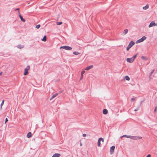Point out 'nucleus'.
Masks as SVG:
<instances>
[{"mask_svg":"<svg viewBox=\"0 0 157 157\" xmlns=\"http://www.w3.org/2000/svg\"><path fill=\"white\" fill-rule=\"evenodd\" d=\"M138 55V54H136L135 55H134L133 57H132V59H133V60L134 61V59H135L136 58V57L137 55Z\"/></svg>","mask_w":157,"mask_h":157,"instance_id":"b1692460","label":"nucleus"},{"mask_svg":"<svg viewBox=\"0 0 157 157\" xmlns=\"http://www.w3.org/2000/svg\"><path fill=\"white\" fill-rule=\"evenodd\" d=\"M146 39V37L145 36H143L141 38L138 40L136 42V43L137 44L143 42Z\"/></svg>","mask_w":157,"mask_h":157,"instance_id":"f03ea898","label":"nucleus"},{"mask_svg":"<svg viewBox=\"0 0 157 157\" xmlns=\"http://www.w3.org/2000/svg\"><path fill=\"white\" fill-rule=\"evenodd\" d=\"M73 54L75 55H77L78 54H80V53H79L77 52H73Z\"/></svg>","mask_w":157,"mask_h":157,"instance_id":"bb28decb","label":"nucleus"},{"mask_svg":"<svg viewBox=\"0 0 157 157\" xmlns=\"http://www.w3.org/2000/svg\"><path fill=\"white\" fill-rule=\"evenodd\" d=\"M80 145H81H81H82V144H81V143L80 144Z\"/></svg>","mask_w":157,"mask_h":157,"instance_id":"ea45409f","label":"nucleus"},{"mask_svg":"<svg viewBox=\"0 0 157 157\" xmlns=\"http://www.w3.org/2000/svg\"><path fill=\"white\" fill-rule=\"evenodd\" d=\"M149 6L148 4H147L145 6L143 7V9L144 10H147L149 8Z\"/></svg>","mask_w":157,"mask_h":157,"instance_id":"2eb2a0df","label":"nucleus"},{"mask_svg":"<svg viewBox=\"0 0 157 157\" xmlns=\"http://www.w3.org/2000/svg\"><path fill=\"white\" fill-rule=\"evenodd\" d=\"M30 69V66H27V67L25 69H24V75H27L28 73V70Z\"/></svg>","mask_w":157,"mask_h":157,"instance_id":"20e7f679","label":"nucleus"},{"mask_svg":"<svg viewBox=\"0 0 157 157\" xmlns=\"http://www.w3.org/2000/svg\"><path fill=\"white\" fill-rule=\"evenodd\" d=\"M157 26V23H155L154 21H152L148 25V27L151 28L153 26Z\"/></svg>","mask_w":157,"mask_h":157,"instance_id":"7ed1b4c3","label":"nucleus"},{"mask_svg":"<svg viewBox=\"0 0 157 157\" xmlns=\"http://www.w3.org/2000/svg\"><path fill=\"white\" fill-rule=\"evenodd\" d=\"M142 138V137L133 136V140H140V139H141Z\"/></svg>","mask_w":157,"mask_h":157,"instance_id":"9b49d317","label":"nucleus"},{"mask_svg":"<svg viewBox=\"0 0 157 157\" xmlns=\"http://www.w3.org/2000/svg\"><path fill=\"white\" fill-rule=\"evenodd\" d=\"M135 43L132 41H131L129 43L128 46H127L126 50L127 51L129 50L130 48Z\"/></svg>","mask_w":157,"mask_h":157,"instance_id":"f257e3e1","label":"nucleus"},{"mask_svg":"<svg viewBox=\"0 0 157 157\" xmlns=\"http://www.w3.org/2000/svg\"><path fill=\"white\" fill-rule=\"evenodd\" d=\"M103 113L104 114H106L108 113V110L106 109H104L103 110Z\"/></svg>","mask_w":157,"mask_h":157,"instance_id":"dca6fc26","label":"nucleus"},{"mask_svg":"<svg viewBox=\"0 0 157 157\" xmlns=\"http://www.w3.org/2000/svg\"><path fill=\"white\" fill-rule=\"evenodd\" d=\"M156 109H157V107L156 106L155 108V109H154V112H155L156 111Z\"/></svg>","mask_w":157,"mask_h":157,"instance_id":"473e14b6","label":"nucleus"},{"mask_svg":"<svg viewBox=\"0 0 157 157\" xmlns=\"http://www.w3.org/2000/svg\"><path fill=\"white\" fill-rule=\"evenodd\" d=\"M4 100H3L2 101V102L1 103V107H0V109H2V106L3 105V104H4Z\"/></svg>","mask_w":157,"mask_h":157,"instance_id":"aec40b11","label":"nucleus"},{"mask_svg":"<svg viewBox=\"0 0 157 157\" xmlns=\"http://www.w3.org/2000/svg\"><path fill=\"white\" fill-rule=\"evenodd\" d=\"M125 79L127 81H129L130 79V78L128 76H126L125 77Z\"/></svg>","mask_w":157,"mask_h":157,"instance_id":"5701e85b","label":"nucleus"},{"mask_svg":"<svg viewBox=\"0 0 157 157\" xmlns=\"http://www.w3.org/2000/svg\"><path fill=\"white\" fill-rule=\"evenodd\" d=\"M141 104V102L140 103V105H139V106L137 108H136V109H135V110H134V111H138L140 109V105Z\"/></svg>","mask_w":157,"mask_h":157,"instance_id":"4be33fe9","label":"nucleus"},{"mask_svg":"<svg viewBox=\"0 0 157 157\" xmlns=\"http://www.w3.org/2000/svg\"><path fill=\"white\" fill-rule=\"evenodd\" d=\"M86 136V134H83L82 135V136L83 137H85Z\"/></svg>","mask_w":157,"mask_h":157,"instance_id":"2f4dec72","label":"nucleus"},{"mask_svg":"<svg viewBox=\"0 0 157 157\" xmlns=\"http://www.w3.org/2000/svg\"><path fill=\"white\" fill-rule=\"evenodd\" d=\"M19 10V8H17L16 9V10Z\"/></svg>","mask_w":157,"mask_h":157,"instance_id":"4c0bfd02","label":"nucleus"},{"mask_svg":"<svg viewBox=\"0 0 157 157\" xmlns=\"http://www.w3.org/2000/svg\"><path fill=\"white\" fill-rule=\"evenodd\" d=\"M135 98H131V100L132 101H133L135 100Z\"/></svg>","mask_w":157,"mask_h":157,"instance_id":"f704fd0d","label":"nucleus"},{"mask_svg":"<svg viewBox=\"0 0 157 157\" xmlns=\"http://www.w3.org/2000/svg\"><path fill=\"white\" fill-rule=\"evenodd\" d=\"M93 66L92 65H90L89 66H88V67H86V68H85V70H89L90 69H91L92 68H93Z\"/></svg>","mask_w":157,"mask_h":157,"instance_id":"ddd939ff","label":"nucleus"},{"mask_svg":"<svg viewBox=\"0 0 157 157\" xmlns=\"http://www.w3.org/2000/svg\"><path fill=\"white\" fill-rule=\"evenodd\" d=\"M141 58L145 60H147V57L144 56H142Z\"/></svg>","mask_w":157,"mask_h":157,"instance_id":"412c9836","label":"nucleus"},{"mask_svg":"<svg viewBox=\"0 0 157 157\" xmlns=\"http://www.w3.org/2000/svg\"><path fill=\"white\" fill-rule=\"evenodd\" d=\"M154 69L151 72V73H150V75H149V77H150L152 75L154 72Z\"/></svg>","mask_w":157,"mask_h":157,"instance_id":"cd10ccee","label":"nucleus"},{"mask_svg":"<svg viewBox=\"0 0 157 157\" xmlns=\"http://www.w3.org/2000/svg\"><path fill=\"white\" fill-rule=\"evenodd\" d=\"M128 29H124V32L122 34V35H123V36L125 35L128 32Z\"/></svg>","mask_w":157,"mask_h":157,"instance_id":"4468645a","label":"nucleus"},{"mask_svg":"<svg viewBox=\"0 0 157 157\" xmlns=\"http://www.w3.org/2000/svg\"><path fill=\"white\" fill-rule=\"evenodd\" d=\"M127 138H130L132 139H133V136H128Z\"/></svg>","mask_w":157,"mask_h":157,"instance_id":"393cba45","label":"nucleus"},{"mask_svg":"<svg viewBox=\"0 0 157 157\" xmlns=\"http://www.w3.org/2000/svg\"><path fill=\"white\" fill-rule=\"evenodd\" d=\"M127 136H128L126 135H123V136H121V138H122L123 137H126L127 138Z\"/></svg>","mask_w":157,"mask_h":157,"instance_id":"7c9ffc66","label":"nucleus"},{"mask_svg":"<svg viewBox=\"0 0 157 157\" xmlns=\"http://www.w3.org/2000/svg\"><path fill=\"white\" fill-rule=\"evenodd\" d=\"M146 157H151V155L150 154H148Z\"/></svg>","mask_w":157,"mask_h":157,"instance_id":"c9c22d12","label":"nucleus"},{"mask_svg":"<svg viewBox=\"0 0 157 157\" xmlns=\"http://www.w3.org/2000/svg\"><path fill=\"white\" fill-rule=\"evenodd\" d=\"M83 78V77H82V76H81V77L80 78V80H81Z\"/></svg>","mask_w":157,"mask_h":157,"instance_id":"e433bc0d","label":"nucleus"},{"mask_svg":"<svg viewBox=\"0 0 157 157\" xmlns=\"http://www.w3.org/2000/svg\"><path fill=\"white\" fill-rule=\"evenodd\" d=\"M8 121V119L6 118V119H5V124L6 122H7Z\"/></svg>","mask_w":157,"mask_h":157,"instance_id":"72a5a7b5","label":"nucleus"},{"mask_svg":"<svg viewBox=\"0 0 157 157\" xmlns=\"http://www.w3.org/2000/svg\"><path fill=\"white\" fill-rule=\"evenodd\" d=\"M58 95V93H56L54 94H53L51 98H50V100H51L52 99L54 98L55 97H56Z\"/></svg>","mask_w":157,"mask_h":157,"instance_id":"9d476101","label":"nucleus"},{"mask_svg":"<svg viewBox=\"0 0 157 157\" xmlns=\"http://www.w3.org/2000/svg\"><path fill=\"white\" fill-rule=\"evenodd\" d=\"M17 47L18 48L21 49L24 48V46L21 45H18L17 46Z\"/></svg>","mask_w":157,"mask_h":157,"instance_id":"a211bd4d","label":"nucleus"},{"mask_svg":"<svg viewBox=\"0 0 157 157\" xmlns=\"http://www.w3.org/2000/svg\"><path fill=\"white\" fill-rule=\"evenodd\" d=\"M46 36H44L41 40L43 41H46Z\"/></svg>","mask_w":157,"mask_h":157,"instance_id":"6ab92c4d","label":"nucleus"},{"mask_svg":"<svg viewBox=\"0 0 157 157\" xmlns=\"http://www.w3.org/2000/svg\"><path fill=\"white\" fill-rule=\"evenodd\" d=\"M85 71H82L81 72V75L82 77H83V74L85 73Z\"/></svg>","mask_w":157,"mask_h":157,"instance_id":"c756f323","label":"nucleus"},{"mask_svg":"<svg viewBox=\"0 0 157 157\" xmlns=\"http://www.w3.org/2000/svg\"><path fill=\"white\" fill-rule=\"evenodd\" d=\"M40 27V25H37L36 26V28L37 29H39Z\"/></svg>","mask_w":157,"mask_h":157,"instance_id":"c85d7f7f","label":"nucleus"},{"mask_svg":"<svg viewBox=\"0 0 157 157\" xmlns=\"http://www.w3.org/2000/svg\"><path fill=\"white\" fill-rule=\"evenodd\" d=\"M126 60L128 62L130 63H132L134 61L132 58H127Z\"/></svg>","mask_w":157,"mask_h":157,"instance_id":"1a4fd4ad","label":"nucleus"},{"mask_svg":"<svg viewBox=\"0 0 157 157\" xmlns=\"http://www.w3.org/2000/svg\"><path fill=\"white\" fill-rule=\"evenodd\" d=\"M2 72H1L0 73V76L2 75Z\"/></svg>","mask_w":157,"mask_h":157,"instance_id":"58836bf2","label":"nucleus"},{"mask_svg":"<svg viewBox=\"0 0 157 157\" xmlns=\"http://www.w3.org/2000/svg\"><path fill=\"white\" fill-rule=\"evenodd\" d=\"M63 23L62 22H57L56 23V24L57 25H60L62 24Z\"/></svg>","mask_w":157,"mask_h":157,"instance_id":"a878e982","label":"nucleus"},{"mask_svg":"<svg viewBox=\"0 0 157 157\" xmlns=\"http://www.w3.org/2000/svg\"><path fill=\"white\" fill-rule=\"evenodd\" d=\"M31 136H32V134H31V132H29L27 134L26 136L27 138H29Z\"/></svg>","mask_w":157,"mask_h":157,"instance_id":"f3484780","label":"nucleus"},{"mask_svg":"<svg viewBox=\"0 0 157 157\" xmlns=\"http://www.w3.org/2000/svg\"><path fill=\"white\" fill-rule=\"evenodd\" d=\"M60 48H63L66 50H71L72 49L71 47L67 46H61Z\"/></svg>","mask_w":157,"mask_h":157,"instance_id":"39448f33","label":"nucleus"},{"mask_svg":"<svg viewBox=\"0 0 157 157\" xmlns=\"http://www.w3.org/2000/svg\"><path fill=\"white\" fill-rule=\"evenodd\" d=\"M61 155L59 153H55L52 157H59Z\"/></svg>","mask_w":157,"mask_h":157,"instance_id":"f8f14e48","label":"nucleus"},{"mask_svg":"<svg viewBox=\"0 0 157 157\" xmlns=\"http://www.w3.org/2000/svg\"><path fill=\"white\" fill-rule=\"evenodd\" d=\"M18 13H19V16L21 20L23 22H25V20L22 17V16L20 14L19 11H18Z\"/></svg>","mask_w":157,"mask_h":157,"instance_id":"6e6552de","label":"nucleus"},{"mask_svg":"<svg viewBox=\"0 0 157 157\" xmlns=\"http://www.w3.org/2000/svg\"><path fill=\"white\" fill-rule=\"evenodd\" d=\"M101 141L102 142H104V141L103 139L102 138H100L98 139V145L99 147H100L101 145Z\"/></svg>","mask_w":157,"mask_h":157,"instance_id":"423d86ee","label":"nucleus"},{"mask_svg":"<svg viewBox=\"0 0 157 157\" xmlns=\"http://www.w3.org/2000/svg\"><path fill=\"white\" fill-rule=\"evenodd\" d=\"M115 148V147L114 146H113L110 147V152L111 154H112L113 153Z\"/></svg>","mask_w":157,"mask_h":157,"instance_id":"0eeeda50","label":"nucleus"}]
</instances>
